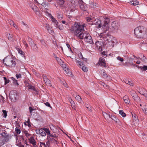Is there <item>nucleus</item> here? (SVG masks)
<instances>
[{"label": "nucleus", "instance_id": "39", "mask_svg": "<svg viewBox=\"0 0 147 147\" xmlns=\"http://www.w3.org/2000/svg\"><path fill=\"white\" fill-rule=\"evenodd\" d=\"M139 93L143 95L144 93L146 91L145 89L143 88H141L139 90Z\"/></svg>", "mask_w": 147, "mask_h": 147}, {"label": "nucleus", "instance_id": "35", "mask_svg": "<svg viewBox=\"0 0 147 147\" xmlns=\"http://www.w3.org/2000/svg\"><path fill=\"white\" fill-rule=\"evenodd\" d=\"M49 136L50 137H51L52 138H54L56 139H58V136L57 135H56L55 134H50Z\"/></svg>", "mask_w": 147, "mask_h": 147}, {"label": "nucleus", "instance_id": "45", "mask_svg": "<svg viewBox=\"0 0 147 147\" xmlns=\"http://www.w3.org/2000/svg\"><path fill=\"white\" fill-rule=\"evenodd\" d=\"M15 131L16 133L18 134L21 133V130L17 127L16 128Z\"/></svg>", "mask_w": 147, "mask_h": 147}, {"label": "nucleus", "instance_id": "59", "mask_svg": "<svg viewBox=\"0 0 147 147\" xmlns=\"http://www.w3.org/2000/svg\"><path fill=\"white\" fill-rule=\"evenodd\" d=\"M107 77H106L105 78L107 80H111V77L109 76V75H107V76H106Z\"/></svg>", "mask_w": 147, "mask_h": 147}, {"label": "nucleus", "instance_id": "46", "mask_svg": "<svg viewBox=\"0 0 147 147\" xmlns=\"http://www.w3.org/2000/svg\"><path fill=\"white\" fill-rule=\"evenodd\" d=\"M3 78L5 81V85H6L9 82V80L7 79L5 77H3Z\"/></svg>", "mask_w": 147, "mask_h": 147}, {"label": "nucleus", "instance_id": "5", "mask_svg": "<svg viewBox=\"0 0 147 147\" xmlns=\"http://www.w3.org/2000/svg\"><path fill=\"white\" fill-rule=\"evenodd\" d=\"M61 66L63 68L64 70L65 71L66 74L68 76H72L73 75L72 74L71 71L69 68L66 67V65H61Z\"/></svg>", "mask_w": 147, "mask_h": 147}, {"label": "nucleus", "instance_id": "18", "mask_svg": "<svg viewBox=\"0 0 147 147\" xmlns=\"http://www.w3.org/2000/svg\"><path fill=\"white\" fill-rule=\"evenodd\" d=\"M57 139L52 138L49 137L48 141L51 143H55L56 144H58L59 142L56 140Z\"/></svg>", "mask_w": 147, "mask_h": 147}, {"label": "nucleus", "instance_id": "2", "mask_svg": "<svg viewBox=\"0 0 147 147\" xmlns=\"http://www.w3.org/2000/svg\"><path fill=\"white\" fill-rule=\"evenodd\" d=\"M143 26H140L136 28L134 30V33L138 38L146 37L147 30Z\"/></svg>", "mask_w": 147, "mask_h": 147}, {"label": "nucleus", "instance_id": "11", "mask_svg": "<svg viewBox=\"0 0 147 147\" xmlns=\"http://www.w3.org/2000/svg\"><path fill=\"white\" fill-rule=\"evenodd\" d=\"M88 37L86 38V40H84L86 42L89 43L90 44H93L94 43L93 41L91 36L90 34H88Z\"/></svg>", "mask_w": 147, "mask_h": 147}, {"label": "nucleus", "instance_id": "49", "mask_svg": "<svg viewBox=\"0 0 147 147\" xmlns=\"http://www.w3.org/2000/svg\"><path fill=\"white\" fill-rule=\"evenodd\" d=\"M70 103L71 104V106L72 108H73L74 107L75 104L74 101L72 100L71 99V100L70 101Z\"/></svg>", "mask_w": 147, "mask_h": 147}, {"label": "nucleus", "instance_id": "19", "mask_svg": "<svg viewBox=\"0 0 147 147\" xmlns=\"http://www.w3.org/2000/svg\"><path fill=\"white\" fill-rule=\"evenodd\" d=\"M134 67H137L138 68H140L141 69H143V70L145 71L147 70V66L144 65L143 67L139 66L138 65H133Z\"/></svg>", "mask_w": 147, "mask_h": 147}, {"label": "nucleus", "instance_id": "62", "mask_svg": "<svg viewBox=\"0 0 147 147\" xmlns=\"http://www.w3.org/2000/svg\"><path fill=\"white\" fill-rule=\"evenodd\" d=\"M57 17L59 19H60L62 18V15L61 14H58L57 15Z\"/></svg>", "mask_w": 147, "mask_h": 147}, {"label": "nucleus", "instance_id": "21", "mask_svg": "<svg viewBox=\"0 0 147 147\" xmlns=\"http://www.w3.org/2000/svg\"><path fill=\"white\" fill-rule=\"evenodd\" d=\"M30 142L34 146L36 147V141L33 137L31 138L29 140Z\"/></svg>", "mask_w": 147, "mask_h": 147}, {"label": "nucleus", "instance_id": "26", "mask_svg": "<svg viewBox=\"0 0 147 147\" xmlns=\"http://www.w3.org/2000/svg\"><path fill=\"white\" fill-rule=\"evenodd\" d=\"M130 4L136 6L139 4V2L137 0H133L130 1Z\"/></svg>", "mask_w": 147, "mask_h": 147}, {"label": "nucleus", "instance_id": "13", "mask_svg": "<svg viewBox=\"0 0 147 147\" xmlns=\"http://www.w3.org/2000/svg\"><path fill=\"white\" fill-rule=\"evenodd\" d=\"M89 6L90 7L92 8H95L97 6L96 3L93 1H90Z\"/></svg>", "mask_w": 147, "mask_h": 147}, {"label": "nucleus", "instance_id": "3", "mask_svg": "<svg viewBox=\"0 0 147 147\" xmlns=\"http://www.w3.org/2000/svg\"><path fill=\"white\" fill-rule=\"evenodd\" d=\"M119 27V24L117 21H114L111 24L110 28H107L106 31L108 30L109 29L111 31L115 32L118 30Z\"/></svg>", "mask_w": 147, "mask_h": 147}, {"label": "nucleus", "instance_id": "15", "mask_svg": "<svg viewBox=\"0 0 147 147\" xmlns=\"http://www.w3.org/2000/svg\"><path fill=\"white\" fill-rule=\"evenodd\" d=\"M45 27L47 30L49 32L50 34H51L52 33L53 31L51 28L50 27L49 25V24H46L44 25Z\"/></svg>", "mask_w": 147, "mask_h": 147}, {"label": "nucleus", "instance_id": "28", "mask_svg": "<svg viewBox=\"0 0 147 147\" xmlns=\"http://www.w3.org/2000/svg\"><path fill=\"white\" fill-rule=\"evenodd\" d=\"M50 127L51 129L54 132L55 130L57 129V128L56 126H55L53 124H51L50 125Z\"/></svg>", "mask_w": 147, "mask_h": 147}, {"label": "nucleus", "instance_id": "20", "mask_svg": "<svg viewBox=\"0 0 147 147\" xmlns=\"http://www.w3.org/2000/svg\"><path fill=\"white\" fill-rule=\"evenodd\" d=\"M5 132H3L1 134L2 136L4 137V139H7V140H9V134H7L6 132L5 131H4Z\"/></svg>", "mask_w": 147, "mask_h": 147}, {"label": "nucleus", "instance_id": "61", "mask_svg": "<svg viewBox=\"0 0 147 147\" xmlns=\"http://www.w3.org/2000/svg\"><path fill=\"white\" fill-rule=\"evenodd\" d=\"M44 104H45V105L46 106H47V107H49L50 108H52L51 107V106L50 105V103L49 102H46Z\"/></svg>", "mask_w": 147, "mask_h": 147}, {"label": "nucleus", "instance_id": "42", "mask_svg": "<svg viewBox=\"0 0 147 147\" xmlns=\"http://www.w3.org/2000/svg\"><path fill=\"white\" fill-rule=\"evenodd\" d=\"M27 87L29 89L32 90H33L36 91V89L34 87L32 86L30 84Z\"/></svg>", "mask_w": 147, "mask_h": 147}, {"label": "nucleus", "instance_id": "48", "mask_svg": "<svg viewBox=\"0 0 147 147\" xmlns=\"http://www.w3.org/2000/svg\"><path fill=\"white\" fill-rule=\"evenodd\" d=\"M117 59L121 62H123L124 59L123 58L121 57L120 56H118L117 57Z\"/></svg>", "mask_w": 147, "mask_h": 147}, {"label": "nucleus", "instance_id": "51", "mask_svg": "<svg viewBox=\"0 0 147 147\" xmlns=\"http://www.w3.org/2000/svg\"><path fill=\"white\" fill-rule=\"evenodd\" d=\"M24 133L27 137L29 136L30 135V134L28 133L27 131H24Z\"/></svg>", "mask_w": 147, "mask_h": 147}, {"label": "nucleus", "instance_id": "52", "mask_svg": "<svg viewBox=\"0 0 147 147\" xmlns=\"http://www.w3.org/2000/svg\"><path fill=\"white\" fill-rule=\"evenodd\" d=\"M28 41L30 45H31V43H32V42H34L32 40V39L30 38H28Z\"/></svg>", "mask_w": 147, "mask_h": 147}, {"label": "nucleus", "instance_id": "63", "mask_svg": "<svg viewBox=\"0 0 147 147\" xmlns=\"http://www.w3.org/2000/svg\"><path fill=\"white\" fill-rule=\"evenodd\" d=\"M86 20L88 22H90V21H93V20H92V19L91 18H86Z\"/></svg>", "mask_w": 147, "mask_h": 147}, {"label": "nucleus", "instance_id": "34", "mask_svg": "<svg viewBox=\"0 0 147 147\" xmlns=\"http://www.w3.org/2000/svg\"><path fill=\"white\" fill-rule=\"evenodd\" d=\"M43 130L45 132V133L47 134V135L49 136L50 134V131L48 129H47V128L44 127L42 128Z\"/></svg>", "mask_w": 147, "mask_h": 147}, {"label": "nucleus", "instance_id": "60", "mask_svg": "<svg viewBox=\"0 0 147 147\" xmlns=\"http://www.w3.org/2000/svg\"><path fill=\"white\" fill-rule=\"evenodd\" d=\"M56 59L59 63H61V60L60 58H59V57H56Z\"/></svg>", "mask_w": 147, "mask_h": 147}, {"label": "nucleus", "instance_id": "30", "mask_svg": "<svg viewBox=\"0 0 147 147\" xmlns=\"http://www.w3.org/2000/svg\"><path fill=\"white\" fill-rule=\"evenodd\" d=\"M39 133L42 136H45L46 135V134L43 130L42 128H41L39 130Z\"/></svg>", "mask_w": 147, "mask_h": 147}, {"label": "nucleus", "instance_id": "4", "mask_svg": "<svg viewBox=\"0 0 147 147\" xmlns=\"http://www.w3.org/2000/svg\"><path fill=\"white\" fill-rule=\"evenodd\" d=\"M18 95L17 92L15 90H12L9 93V97L11 101L15 102L18 97Z\"/></svg>", "mask_w": 147, "mask_h": 147}, {"label": "nucleus", "instance_id": "9", "mask_svg": "<svg viewBox=\"0 0 147 147\" xmlns=\"http://www.w3.org/2000/svg\"><path fill=\"white\" fill-rule=\"evenodd\" d=\"M104 24L102 25V28H103L106 26L107 27H108V24L110 22V19L108 18H104Z\"/></svg>", "mask_w": 147, "mask_h": 147}, {"label": "nucleus", "instance_id": "40", "mask_svg": "<svg viewBox=\"0 0 147 147\" xmlns=\"http://www.w3.org/2000/svg\"><path fill=\"white\" fill-rule=\"evenodd\" d=\"M75 97L76 100L79 102H80L82 101L81 98L79 95H77L76 96H75Z\"/></svg>", "mask_w": 147, "mask_h": 147}, {"label": "nucleus", "instance_id": "57", "mask_svg": "<svg viewBox=\"0 0 147 147\" xmlns=\"http://www.w3.org/2000/svg\"><path fill=\"white\" fill-rule=\"evenodd\" d=\"M19 140L20 141H24V139L22 136H19Z\"/></svg>", "mask_w": 147, "mask_h": 147}, {"label": "nucleus", "instance_id": "24", "mask_svg": "<svg viewBox=\"0 0 147 147\" xmlns=\"http://www.w3.org/2000/svg\"><path fill=\"white\" fill-rule=\"evenodd\" d=\"M123 99L125 103L129 104L130 101L128 97L127 96H125L123 97Z\"/></svg>", "mask_w": 147, "mask_h": 147}, {"label": "nucleus", "instance_id": "41", "mask_svg": "<svg viewBox=\"0 0 147 147\" xmlns=\"http://www.w3.org/2000/svg\"><path fill=\"white\" fill-rule=\"evenodd\" d=\"M51 81L48 79L45 82V83L47 85L51 86H52Z\"/></svg>", "mask_w": 147, "mask_h": 147}, {"label": "nucleus", "instance_id": "29", "mask_svg": "<svg viewBox=\"0 0 147 147\" xmlns=\"http://www.w3.org/2000/svg\"><path fill=\"white\" fill-rule=\"evenodd\" d=\"M131 115L133 119L135 121H138V116L134 113H131Z\"/></svg>", "mask_w": 147, "mask_h": 147}, {"label": "nucleus", "instance_id": "31", "mask_svg": "<svg viewBox=\"0 0 147 147\" xmlns=\"http://www.w3.org/2000/svg\"><path fill=\"white\" fill-rule=\"evenodd\" d=\"M50 15L51 16V18L52 22L55 24L56 25V27H57L58 26V22L51 14H50Z\"/></svg>", "mask_w": 147, "mask_h": 147}, {"label": "nucleus", "instance_id": "58", "mask_svg": "<svg viewBox=\"0 0 147 147\" xmlns=\"http://www.w3.org/2000/svg\"><path fill=\"white\" fill-rule=\"evenodd\" d=\"M103 77L105 78L106 77H107L106 76H107V74L106 71H105L104 70L103 72Z\"/></svg>", "mask_w": 147, "mask_h": 147}, {"label": "nucleus", "instance_id": "22", "mask_svg": "<svg viewBox=\"0 0 147 147\" xmlns=\"http://www.w3.org/2000/svg\"><path fill=\"white\" fill-rule=\"evenodd\" d=\"M8 141L7 139H4L3 138H0V146H1L5 144V142Z\"/></svg>", "mask_w": 147, "mask_h": 147}, {"label": "nucleus", "instance_id": "1", "mask_svg": "<svg viewBox=\"0 0 147 147\" xmlns=\"http://www.w3.org/2000/svg\"><path fill=\"white\" fill-rule=\"evenodd\" d=\"M84 24L81 25L79 23L75 22L74 25L71 26L70 30L80 39H84V40H86L88 34H90L88 33H82V32L84 31Z\"/></svg>", "mask_w": 147, "mask_h": 147}, {"label": "nucleus", "instance_id": "44", "mask_svg": "<svg viewBox=\"0 0 147 147\" xmlns=\"http://www.w3.org/2000/svg\"><path fill=\"white\" fill-rule=\"evenodd\" d=\"M7 22H8L11 25H13L14 24L13 21L12 20L10 19L7 20Z\"/></svg>", "mask_w": 147, "mask_h": 147}, {"label": "nucleus", "instance_id": "38", "mask_svg": "<svg viewBox=\"0 0 147 147\" xmlns=\"http://www.w3.org/2000/svg\"><path fill=\"white\" fill-rule=\"evenodd\" d=\"M58 3L61 7H63V4L64 2V0H59Z\"/></svg>", "mask_w": 147, "mask_h": 147}, {"label": "nucleus", "instance_id": "64", "mask_svg": "<svg viewBox=\"0 0 147 147\" xmlns=\"http://www.w3.org/2000/svg\"><path fill=\"white\" fill-rule=\"evenodd\" d=\"M16 76L17 79L20 78L21 77V75L20 74H16Z\"/></svg>", "mask_w": 147, "mask_h": 147}, {"label": "nucleus", "instance_id": "16", "mask_svg": "<svg viewBox=\"0 0 147 147\" xmlns=\"http://www.w3.org/2000/svg\"><path fill=\"white\" fill-rule=\"evenodd\" d=\"M106 64L105 59L101 57L99 58V61L97 64Z\"/></svg>", "mask_w": 147, "mask_h": 147}, {"label": "nucleus", "instance_id": "50", "mask_svg": "<svg viewBox=\"0 0 147 147\" xmlns=\"http://www.w3.org/2000/svg\"><path fill=\"white\" fill-rule=\"evenodd\" d=\"M22 23L23 24V25L24 26V29H27V28L28 27V25L26 24H25L23 21H22Z\"/></svg>", "mask_w": 147, "mask_h": 147}, {"label": "nucleus", "instance_id": "32", "mask_svg": "<svg viewBox=\"0 0 147 147\" xmlns=\"http://www.w3.org/2000/svg\"><path fill=\"white\" fill-rule=\"evenodd\" d=\"M80 67H82V70L85 72H87L88 71V69L87 67L85 66V65H79Z\"/></svg>", "mask_w": 147, "mask_h": 147}, {"label": "nucleus", "instance_id": "8", "mask_svg": "<svg viewBox=\"0 0 147 147\" xmlns=\"http://www.w3.org/2000/svg\"><path fill=\"white\" fill-rule=\"evenodd\" d=\"M133 57L136 58V60L137 59H141L143 61H144L146 63H147V59L145 57L144 55H139L138 56V57H137L135 55L133 56Z\"/></svg>", "mask_w": 147, "mask_h": 147}, {"label": "nucleus", "instance_id": "55", "mask_svg": "<svg viewBox=\"0 0 147 147\" xmlns=\"http://www.w3.org/2000/svg\"><path fill=\"white\" fill-rule=\"evenodd\" d=\"M61 83L63 84L64 86L68 88V85L65 81H64L63 82H61Z\"/></svg>", "mask_w": 147, "mask_h": 147}, {"label": "nucleus", "instance_id": "14", "mask_svg": "<svg viewBox=\"0 0 147 147\" xmlns=\"http://www.w3.org/2000/svg\"><path fill=\"white\" fill-rule=\"evenodd\" d=\"M95 44L97 48L100 51H102V46L100 43L98 41H96Z\"/></svg>", "mask_w": 147, "mask_h": 147}, {"label": "nucleus", "instance_id": "17", "mask_svg": "<svg viewBox=\"0 0 147 147\" xmlns=\"http://www.w3.org/2000/svg\"><path fill=\"white\" fill-rule=\"evenodd\" d=\"M32 49L34 51H37L38 47L36 46V45L34 43V42H32L30 45Z\"/></svg>", "mask_w": 147, "mask_h": 147}, {"label": "nucleus", "instance_id": "7", "mask_svg": "<svg viewBox=\"0 0 147 147\" xmlns=\"http://www.w3.org/2000/svg\"><path fill=\"white\" fill-rule=\"evenodd\" d=\"M93 23L98 28H100L102 27L101 21L100 19L98 18L95 19L94 20H93Z\"/></svg>", "mask_w": 147, "mask_h": 147}, {"label": "nucleus", "instance_id": "47", "mask_svg": "<svg viewBox=\"0 0 147 147\" xmlns=\"http://www.w3.org/2000/svg\"><path fill=\"white\" fill-rule=\"evenodd\" d=\"M131 95L132 96V97L134 98V99H135V98H138V95L134 92H133L132 93Z\"/></svg>", "mask_w": 147, "mask_h": 147}, {"label": "nucleus", "instance_id": "37", "mask_svg": "<svg viewBox=\"0 0 147 147\" xmlns=\"http://www.w3.org/2000/svg\"><path fill=\"white\" fill-rule=\"evenodd\" d=\"M119 113L123 117H125L126 116V114L124 113L123 110H120L119 111Z\"/></svg>", "mask_w": 147, "mask_h": 147}, {"label": "nucleus", "instance_id": "43", "mask_svg": "<svg viewBox=\"0 0 147 147\" xmlns=\"http://www.w3.org/2000/svg\"><path fill=\"white\" fill-rule=\"evenodd\" d=\"M3 113V117L5 118L6 117L7 115V112L6 110H3L2 111Z\"/></svg>", "mask_w": 147, "mask_h": 147}, {"label": "nucleus", "instance_id": "10", "mask_svg": "<svg viewBox=\"0 0 147 147\" xmlns=\"http://www.w3.org/2000/svg\"><path fill=\"white\" fill-rule=\"evenodd\" d=\"M105 113L107 116L109 117V118H111L112 120L115 121L116 123H118L120 121L119 119L115 115H110L106 113Z\"/></svg>", "mask_w": 147, "mask_h": 147}, {"label": "nucleus", "instance_id": "12", "mask_svg": "<svg viewBox=\"0 0 147 147\" xmlns=\"http://www.w3.org/2000/svg\"><path fill=\"white\" fill-rule=\"evenodd\" d=\"M79 57L81 59H82L83 61L86 62L87 63H89L88 62L89 61L87 59L84 58L82 55V54L80 52H79L78 54Z\"/></svg>", "mask_w": 147, "mask_h": 147}, {"label": "nucleus", "instance_id": "54", "mask_svg": "<svg viewBox=\"0 0 147 147\" xmlns=\"http://www.w3.org/2000/svg\"><path fill=\"white\" fill-rule=\"evenodd\" d=\"M29 81L28 80H26L25 81L24 83L26 86H28L29 85Z\"/></svg>", "mask_w": 147, "mask_h": 147}, {"label": "nucleus", "instance_id": "36", "mask_svg": "<svg viewBox=\"0 0 147 147\" xmlns=\"http://www.w3.org/2000/svg\"><path fill=\"white\" fill-rule=\"evenodd\" d=\"M31 8L34 11H37L38 9V7L35 6L34 4H32L31 6Z\"/></svg>", "mask_w": 147, "mask_h": 147}, {"label": "nucleus", "instance_id": "56", "mask_svg": "<svg viewBox=\"0 0 147 147\" xmlns=\"http://www.w3.org/2000/svg\"><path fill=\"white\" fill-rule=\"evenodd\" d=\"M27 123H28V125L29 127H31V123L30 122V119L28 118V121L27 122Z\"/></svg>", "mask_w": 147, "mask_h": 147}, {"label": "nucleus", "instance_id": "25", "mask_svg": "<svg viewBox=\"0 0 147 147\" xmlns=\"http://www.w3.org/2000/svg\"><path fill=\"white\" fill-rule=\"evenodd\" d=\"M124 81L125 83L130 85V86H132L134 85L133 82L129 80L128 79H125Z\"/></svg>", "mask_w": 147, "mask_h": 147}, {"label": "nucleus", "instance_id": "53", "mask_svg": "<svg viewBox=\"0 0 147 147\" xmlns=\"http://www.w3.org/2000/svg\"><path fill=\"white\" fill-rule=\"evenodd\" d=\"M42 76L43 77V79L45 82L48 79L45 75H43Z\"/></svg>", "mask_w": 147, "mask_h": 147}, {"label": "nucleus", "instance_id": "6", "mask_svg": "<svg viewBox=\"0 0 147 147\" xmlns=\"http://www.w3.org/2000/svg\"><path fill=\"white\" fill-rule=\"evenodd\" d=\"M78 3L79 6L82 10L84 11H86L87 10L88 8L82 0H79Z\"/></svg>", "mask_w": 147, "mask_h": 147}, {"label": "nucleus", "instance_id": "27", "mask_svg": "<svg viewBox=\"0 0 147 147\" xmlns=\"http://www.w3.org/2000/svg\"><path fill=\"white\" fill-rule=\"evenodd\" d=\"M16 48L18 51L19 53L23 55V56H24V53L21 49L18 48V47H16Z\"/></svg>", "mask_w": 147, "mask_h": 147}, {"label": "nucleus", "instance_id": "23", "mask_svg": "<svg viewBox=\"0 0 147 147\" xmlns=\"http://www.w3.org/2000/svg\"><path fill=\"white\" fill-rule=\"evenodd\" d=\"M10 61L11 63L12 64H15V61H13V60H10L9 59H7V58H5L3 61V62L4 64H6V63H5V61Z\"/></svg>", "mask_w": 147, "mask_h": 147}, {"label": "nucleus", "instance_id": "33", "mask_svg": "<svg viewBox=\"0 0 147 147\" xmlns=\"http://www.w3.org/2000/svg\"><path fill=\"white\" fill-rule=\"evenodd\" d=\"M74 7L76 6L77 3V0H69Z\"/></svg>", "mask_w": 147, "mask_h": 147}]
</instances>
